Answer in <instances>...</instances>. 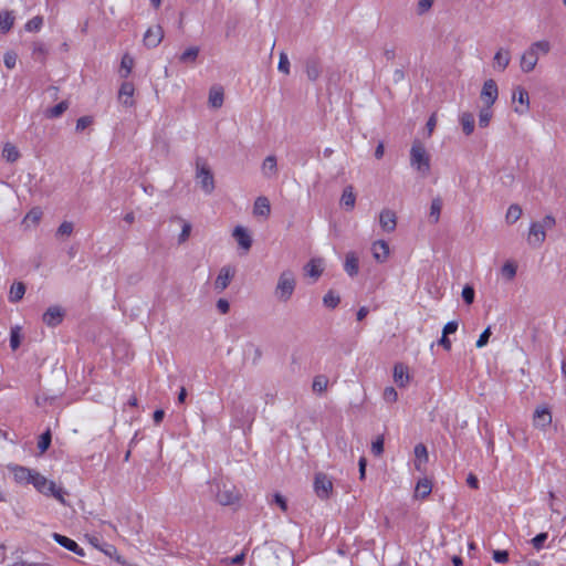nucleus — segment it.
I'll return each instance as SVG.
<instances>
[{
  "mask_svg": "<svg viewBox=\"0 0 566 566\" xmlns=\"http://www.w3.org/2000/svg\"><path fill=\"white\" fill-rule=\"evenodd\" d=\"M292 554L282 545H269L256 547L251 555L252 566H291Z\"/></svg>",
  "mask_w": 566,
  "mask_h": 566,
  "instance_id": "obj_1",
  "label": "nucleus"
},
{
  "mask_svg": "<svg viewBox=\"0 0 566 566\" xmlns=\"http://www.w3.org/2000/svg\"><path fill=\"white\" fill-rule=\"evenodd\" d=\"M552 49L549 41L538 40L530 44V46L521 54L520 69L523 73L528 74L535 70L539 56L547 55Z\"/></svg>",
  "mask_w": 566,
  "mask_h": 566,
  "instance_id": "obj_2",
  "label": "nucleus"
},
{
  "mask_svg": "<svg viewBox=\"0 0 566 566\" xmlns=\"http://www.w3.org/2000/svg\"><path fill=\"white\" fill-rule=\"evenodd\" d=\"M297 277L293 270L285 269L280 272L273 289V296L279 303H289L296 290Z\"/></svg>",
  "mask_w": 566,
  "mask_h": 566,
  "instance_id": "obj_3",
  "label": "nucleus"
},
{
  "mask_svg": "<svg viewBox=\"0 0 566 566\" xmlns=\"http://www.w3.org/2000/svg\"><path fill=\"white\" fill-rule=\"evenodd\" d=\"M410 166L422 177L428 176L430 172V155L428 154L424 145L419 139H415L412 142L410 148Z\"/></svg>",
  "mask_w": 566,
  "mask_h": 566,
  "instance_id": "obj_4",
  "label": "nucleus"
},
{
  "mask_svg": "<svg viewBox=\"0 0 566 566\" xmlns=\"http://www.w3.org/2000/svg\"><path fill=\"white\" fill-rule=\"evenodd\" d=\"M32 485L35 488L38 492L45 496H52L57 500L60 503L65 504L64 495L66 492L57 486L55 482L48 480L44 475L36 472Z\"/></svg>",
  "mask_w": 566,
  "mask_h": 566,
  "instance_id": "obj_5",
  "label": "nucleus"
},
{
  "mask_svg": "<svg viewBox=\"0 0 566 566\" xmlns=\"http://www.w3.org/2000/svg\"><path fill=\"white\" fill-rule=\"evenodd\" d=\"M196 180L205 193L210 195L214 190L213 175L202 158L196 160Z\"/></svg>",
  "mask_w": 566,
  "mask_h": 566,
  "instance_id": "obj_6",
  "label": "nucleus"
},
{
  "mask_svg": "<svg viewBox=\"0 0 566 566\" xmlns=\"http://www.w3.org/2000/svg\"><path fill=\"white\" fill-rule=\"evenodd\" d=\"M216 499L221 505H232L239 502L241 493L230 482H220L216 484Z\"/></svg>",
  "mask_w": 566,
  "mask_h": 566,
  "instance_id": "obj_7",
  "label": "nucleus"
},
{
  "mask_svg": "<svg viewBox=\"0 0 566 566\" xmlns=\"http://www.w3.org/2000/svg\"><path fill=\"white\" fill-rule=\"evenodd\" d=\"M9 471L12 473L13 479L19 484H32L36 471L22 465H8Z\"/></svg>",
  "mask_w": 566,
  "mask_h": 566,
  "instance_id": "obj_8",
  "label": "nucleus"
},
{
  "mask_svg": "<svg viewBox=\"0 0 566 566\" xmlns=\"http://www.w3.org/2000/svg\"><path fill=\"white\" fill-rule=\"evenodd\" d=\"M235 269L231 265H224L220 269L218 276L214 280V290L218 292L224 291L232 279L234 277Z\"/></svg>",
  "mask_w": 566,
  "mask_h": 566,
  "instance_id": "obj_9",
  "label": "nucleus"
},
{
  "mask_svg": "<svg viewBox=\"0 0 566 566\" xmlns=\"http://www.w3.org/2000/svg\"><path fill=\"white\" fill-rule=\"evenodd\" d=\"M499 96L497 85L494 80H486L483 84L480 97L486 106H492Z\"/></svg>",
  "mask_w": 566,
  "mask_h": 566,
  "instance_id": "obj_10",
  "label": "nucleus"
},
{
  "mask_svg": "<svg viewBox=\"0 0 566 566\" xmlns=\"http://www.w3.org/2000/svg\"><path fill=\"white\" fill-rule=\"evenodd\" d=\"M512 99H513V102H518L521 104L520 107L516 106L514 108L515 113H517L520 115H523L526 112H528V109H530V96H528L527 91L524 87L516 86L513 90Z\"/></svg>",
  "mask_w": 566,
  "mask_h": 566,
  "instance_id": "obj_11",
  "label": "nucleus"
},
{
  "mask_svg": "<svg viewBox=\"0 0 566 566\" xmlns=\"http://www.w3.org/2000/svg\"><path fill=\"white\" fill-rule=\"evenodd\" d=\"M314 489L318 497L327 499L333 490V483L324 473L315 475Z\"/></svg>",
  "mask_w": 566,
  "mask_h": 566,
  "instance_id": "obj_12",
  "label": "nucleus"
},
{
  "mask_svg": "<svg viewBox=\"0 0 566 566\" xmlns=\"http://www.w3.org/2000/svg\"><path fill=\"white\" fill-rule=\"evenodd\" d=\"M546 239V231L539 226V223L533 222L530 227L527 243L533 248H539Z\"/></svg>",
  "mask_w": 566,
  "mask_h": 566,
  "instance_id": "obj_13",
  "label": "nucleus"
},
{
  "mask_svg": "<svg viewBox=\"0 0 566 566\" xmlns=\"http://www.w3.org/2000/svg\"><path fill=\"white\" fill-rule=\"evenodd\" d=\"M370 250H371L374 260L378 263H385L390 255L389 245L385 240L374 241L371 243Z\"/></svg>",
  "mask_w": 566,
  "mask_h": 566,
  "instance_id": "obj_14",
  "label": "nucleus"
},
{
  "mask_svg": "<svg viewBox=\"0 0 566 566\" xmlns=\"http://www.w3.org/2000/svg\"><path fill=\"white\" fill-rule=\"evenodd\" d=\"M164 39V30L160 25L150 27L143 39L144 44L149 48H156L160 44Z\"/></svg>",
  "mask_w": 566,
  "mask_h": 566,
  "instance_id": "obj_15",
  "label": "nucleus"
},
{
  "mask_svg": "<svg viewBox=\"0 0 566 566\" xmlns=\"http://www.w3.org/2000/svg\"><path fill=\"white\" fill-rule=\"evenodd\" d=\"M379 226L387 233L394 232L397 227L396 212L387 208L382 209L379 213Z\"/></svg>",
  "mask_w": 566,
  "mask_h": 566,
  "instance_id": "obj_16",
  "label": "nucleus"
},
{
  "mask_svg": "<svg viewBox=\"0 0 566 566\" xmlns=\"http://www.w3.org/2000/svg\"><path fill=\"white\" fill-rule=\"evenodd\" d=\"M304 69L306 76L311 82L317 81L322 74L321 60L315 56L307 57L304 62Z\"/></svg>",
  "mask_w": 566,
  "mask_h": 566,
  "instance_id": "obj_17",
  "label": "nucleus"
},
{
  "mask_svg": "<svg viewBox=\"0 0 566 566\" xmlns=\"http://www.w3.org/2000/svg\"><path fill=\"white\" fill-rule=\"evenodd\" d=\"M552 413L546 407L536 408L533 415V424L535 428L545 430L552 423Z\"/></svg>",
  "mask_w": 566,
  "mask_h": 566,
  "instance_id": "obj_18",
  "label": "nucleus"
},
{
  "mask_svg": "<svg viewBox=\"0 0 566 566\" xmlns=\"http://www.w3.org/2000/svg\"><path fill=\"white\" fill-rule=\"evenodd\" d=\"M64 317V311L60 306L49 307L42 316V321L50 327L57 326Z\"/></svg>",
  "mask_w": 566,
  "mask_h": 566,
  "instance_id": "obj_19",
  "label": "nucleus"
},
{
  "mask_svg": "<svg viewBox=\"0 0 566 566\" xmlns=\"http://www.w3.org/2000/svg\"><path fill=\"white\" fill-rule=\"evenodd\" d=\"M304 274L317 281L324 271V260L321 258L311 259L303 268Z\"/></svg>",
  "mask_w": 566,
  "mask_h": 566,
  "instance_id": "obj_20",
  "label": "nucleus"
},
{
  "mask_svg": "<svg viewBox=\"0 0 566 566\" xmlns=\"http://www.w3.org/2000/svg\"><path fill=\"white\" fill-rule=\"evenodd\" d=\"M135 93L134 84L124 82L118 92V101L126 107H133L135 102L133 99Z\"/></svg>",
  "mask_w": 566,
  "mask_h": 566,
  "instance_id": "obj_21",
  "label": "nucleus"
},
{
  "mask_svg": "<svg viewBox=\"0 0 566 566\" xmlns=\"http://www.w3.org/2000/svg\"><path fill=\"white\" fill-rule=\"evenodd\" d=\"M511 62V52L509 49L500 48L493 57V67L503 72Z\"/></svg>",
  "mask_w": 566,
  "mask_h": 566,
  "instance_id": "obj_22",
  "label": "nucleus"
},
{
  "mask_svg": "<svg viewBox=\"0 0 566 566\" xmlns=\"http://www.w3.org/2000/svg\"><path fill=\"white\" fill-rule=\"evenodd\" d=\"M232 235L237 240L240 248H242L245 252L251 249L252 238L245 228L237 226L233 230Z\"/></svg>",
  "mask_w": 566,
  "mask_h": 566,
  "instance_id": "obj_23",
  "label": "nucleus"
},
{
  "mask_svg": "<svg viewBox=\"0 0 566 566\" xmlns=\"http://www.w3.org/2000/svg\"><path fill=\"white\" fill-rule=\"evenodd\" d=\"M52 536H53L54 541L56 543H59L61 546H63L64 548L75 553L78 556H84L83 548H81L75 541H73L64 535L57 534V533H54Z\"/></svg>",
  "mask_w": 566,
  "mask_h": 566,
  "instance_id": "obj_24",
  "label": "nucleus"
},
{
  "mask_svg": "<svg viewBox=\"0 0 566 566\" xmlns=\"http://www.w3.org/2000/svg\"><path fill=\"white\" fill-rule=\"evenodd\" d=\"M410 376L407 366L398 363L394 367V381L398 387H406L409 384Z\"/></svg>",
  "mask_w": 566,
  "mask_h": 566,
  "instance_id": "obj_25",
  "label": "nucleus"
},
{
  "mask_svg": "<svg viewBox=\"0 0 566 566\" xmlns=\"http://www.w3.org/2000/svg\"><path fill=\"white\" fill-rule=\"evenodd\" d=\"M344 270L349 276H356L359 271V259L353 251L345 255Z\"/></svg>",
  "mask_w": 566,
  "mask_h": 566,
  "instance_id": "obj_26",
  "label": "nucleus"
},
{
  "mask_svg": "<svg viewBox=\"0 0 566 566\" xmlns=\"http://www.w3.org/2000/svg\"><path fill=\"white\" fill-rule=\"evenodd\" d=\"M271 212V205L266 197H258L254 201L253 214L268 218Z\"/></svg>",
  "mask_w": 566,
  "mask_h": 566,
  "instance_id": "obj_27",
  "label": "nucleus"
},
{
  "mask_svg": "<svg viewBox=\"0 0 566 566\" xmlns=\"http://www.w3.org/2000/svg\"><path fill=\"white\" fill-rule=\"evenodd\" d=\"M224 93L221 86H212L209 91L208 103L212 108H220L223 105Z\"/></svg>",
  "mask_w": 566,
  "mask_h": 566,
  "instance_id": "obj_28",
  "label": "nucleus"
},
{
  "mask_svg": "<svg viewBox=\"0 0 566 566\" xmlns=\"http://www.w3.org/2000/svg\"><path fill=\"white\" fill-rule=\"evenodd\" d=\"M356 203V195L354 192V187L348 185L344 188L342 197H340V206L346 208V210H353Z\"/></svg>",
  "mask_w": 566,
  "mask_h": 566,
  "instance_id": "obj_29",
  "label": "nucleus"
},
{
  "mask_svg": "<svg viewBox=\"0 0 566 566\" xmlns=\"http://www.w3.org/2000/svg\"><path fill=\"white\" fill-rule=\"evenodd\" d=\"M261 169H262V174L266 178L276 176L277 175L276 157L274 155H270V156L265 157L262 163Z\"/></svg>",
  "mask_w": 566,
  "mask_h": 566,
  "instance_id": "obj_30",
  "label": "nucleus"
},
{
  "mask_svg": "<svg viewBox=\"0 0 566 566\" xmlns=\"http://www.w3.org/2000/svg\"><path fill=\"white\" fill-rule=\"evenodd\" d=\"M15 21V17L13 14V11L10 10H3L0 12V33L6 34L8 33Z\"/></svg>",
  "mask_w": 566,
  "mask_h": 566,
  "instance_id": "obj_31",
  "label": "nucleus"
},
{
  "mask_svg": "<svg viewBox=\"0 0 566 566\" xmlns=\"http://www.w3.org/2000/svg\"><path fill=\"white\" fill-rule=\"evenodd\" d=\"M49 50L46 45L41 41H34L31 44L32 57L41 63L45 62Z\"/></svg>",
  "mask_w": 566,
  "mask_h": 566,
  "instance_id": "obj_32",
  "label": "nucleus"
},
{
  "mask_svg": "<svg viewBox=\"0 0 566 566\" xmlns=\"http://www.w3.org/2000/svg\"><path fill=\"white\" fill-rule=\"evenodd\" d=\"M460 124L462 126L463 133L469 136L474 130V116L471 113L464 112L460 115Z\"/></svg>",
  "mask_w": 566,
  "mask_h": 566,
  "instance_id": "obj_33",
  "label": "nucleus"
},
{
  "mask_svg": "<svg viewBox=\"0 0 566 566\" xmlns=\"http://www.w3.org/2000/svg\"><path fill=\"white\" fill-rule=\"evenodd\" d=\"M199 52L200 50L198 46H190L179 55V61L184 64H195Z\"/></svg>",
  "mask_w": 566,
  "mask_h": 566,
  "instance_id": "obj_34",
  "label": "nucleus"
},
{
  "mask_svg": "<svg viewBox=\"0 0 566 566\" xmlns=\"http://www.w3.org/2000/svg\"><path fill=\"white\" fill-rule=\"evenodd\" d=\"M25 294V285L22 282H17L11 285L9 292V301L12 303H17L23 298Z\"/></svg>",
  "mask_w": 566,
  "mask_h": 566,
  "instance_id": "obj_35",
  "label": "nucleus"
},
{
  "mask_svg": "<svg viewBox=\"0 0 566 566\" xmlns=\"http://www.w3.org/2000/svg\"><path fill=\"white\" fill-rule=\"evenodd\" d=\"M442 209V199L440 197H436L432 199L430 205L429 220L431 223H437L440 219V213Z\"/></svg>",
  "mask_w": 566,
  "mask_h": 566,
  "instance_id": "obj_36",
  "label": "nucleus"
},
{
  "mask_svg": "<svg viewBox=\"0 0 566 566\" xmlns=\"http://www.w3.org/2000/svg\"><path fill=\"white\" fill-rule=\"evenodd\" d=\"M416 462L415 467L417 470H421V464L428 461V452L424 444L419 443L415 447Z\"/></svg>",
  "mask_w": 566,
  "mask_h": 566,
  "instance_id": "obj_37",
  "label": "nucleus"
},
{
  "mask_svg": "<svg viewBox=\"0 0 566 566\" xmlns=\"http://www.w3.org/2000/svg\"><path fill=\"white\" fill-rule=\"evenodd\" d=\"M2 156L7 161L14 163L19 159L20 153L13 144L7 143L3 146Z\"/></svg>",
  "mask_w": 566,
  "mask_h": 566,
  "instance_id": "obj_38",
  "label": "nucleus"
},
{
  "mask_svg": "<svg viewBox=\"0 0 566 566\" xmlns=\"http://www.w3.org/2000/svg\"><path fill=\"white\" fill-rule=\"evenodd\" d=\"M431 490H432V486H431V483L429 480H427V479L420 480L416 485L415 496L424 499L426 496H428L431 493Z\"/></svg>",
  "mask_w": 566,
  "mask_h": 566,
  "instance_id": "obj_39",
  "label": "nucleus"
},
{
  "mask_svg": "<svg viewBox=\"0 0 566 566\" xmlns=\"http://www.w3.org/2000/svg\"><path fill=\"white\" fill-rule=\"evenodd\" d=\"M522 208L518 205H511L506 211V222L515 223L522 217Z\"/></svg>",
  "mask_w": 566,
  "mask_h": 566,
  "instance_id": "obj_40",
  "label": "nucleus"
},
{
  "mask_svg": "<svg viewBox=\"0 0 566 566\" xmlns=\"http://www.w3.org/2000/svg\"><path fill=\"white\" fill-rule=\"evenodd\" d=\"M42 217V211L39 208L30 210L23 219V223L29 226H35L39 223Z\"/></svg>",
  "mask_w": 566,
  "mask_h": 566,
  "instance_id": "obj_41",
  "label": "nucleus"
},
{
  "mask_svg": "<svg viewBox=\"0 0 566 566\" xmlns=\"http://www.w3.org/2000/svg\"><path fill=\"white\" fill-rule=\"evenodd\" d=\"M328 387V379L324 375H318L314 378L312 389L314 392L322 394Z\"/></svg>",
  "mask_w": 566,
  "mask_h": 566,
  "instance_id": "obj_42",
  "label": "nucleus"
},
{
  "mask_svg": "<svg viewBox=\"0 0 566 566\" xmlns=\"http://www.w3.org/2000/svg\"><path fill=\"white\" fill-rule=\"evenodd\" d=\"M69 107L67 102L63 101L55 105L54 107L48 108L45 111V116L49 118L60 117Z\"/></svg>",
  "mask_w": 566,
  "mask_h": 566,
  "instance_id": "obj_43",
  "label": "nucleus"
},
{
  "mask_svg": "<svg viewBox=\"0 0 566 566\" xmlns=\"http://www.w3.org/2000/svg\"><path fill=\"white\" fill-rule=\"evenodd\" d=\"M517 266L514 262L507 261L501 269L502 275L507 280L512 281L516 275Z\"/></svg>",
  "mask_w": 566,
  "mask_h": 566,
  "instance_id": "obj_44",
  "label": "nucleus"
},
{
  "mask_svg": "<svg viewBox=\"0 0 566 566\" xmlns=\"http://www.w3.org/2000/svg\"><path fill=\"white\" fill-rule=\"evenodd\" d=\"M20 344H21V327L14 326L11 328V332H10V347L12 348V350H15L19 348Z\"/></svg>",
  "mask_w": 566,
  "mask_h": 566,
  "instance_id": "obj_45",
  "label": "nucleus"
},
{
  "mask_svg": "<svg viewBox=\"0 0 566 566\" xmlns=\"http://www.w3.org/2000/svg\"><path fill=\"white\" fill-rule=\"evenodd\" d=\"M492 116H493V113H492L491 106H486L485 105L480 111V114H479V125L481 127H486L490 124Z\"/></svg>",
  "mask_w": 566,
  "mask_h": 566,
  "instance_id": "obj_46",
  "label": "nucleus"
},
{
  "mask_svg": "<svg viewBox=\"0 0 566 566\" xmlns=\"http://www.w3.org/2000/svg\"><path fill=\"white\" fill-rule=\"evenodd\" d=\"M42 25H43V18L40 15H36V17L32 18L31 20H29L24 24V29L28 32H38L41 30Z\"/></svg>",
  "mask_w": 566,
  "mask_h": 566,
  "instance_id": "obj_47",
  "label": "nucleus"
},
{
  "mask_svg": "<svg viewBox=\"0 0 566 566\" xmlns=\"http://www.w3.org/2000/svg\"><path fill=\"white\" fill-rule=\"evenodd\" d=\"M339 302V296L336 295L333 291L327 292L323 297V304L328 308H335Z\"/></svg>",
  "mask_w": 566,
  "mask_h": 566,
  "instance_id": "obj_48",
  "label": "nucleus"
},
{
  "mask_svg": "<svg viewBox=\"0 0 566 566\" xmlns=\"http://www.w3.org/2000/svg\"><path fill=\"white\" fill-rule=\"evenodd\" d=\"M133 66H134V59L130 55L125 54L122 57V62H120V69L125 71V73L122 74V76L127 77L130 74Z\"/></svg>",
  "mask_w": 566,
  "mask_h": 566,
  "instance_id": "obj_49",
  "label": "nucleus"
},
{
  "mask_svg": "<svg viewBox=\"0 0 566 566\" xmlns=\"http://www.w3.org/2000/svg\"><path fill=\"white\" fill-rule=\"evenodd\" d=\"M245 560V553L242 552L241 554L234 556V557H226V558H222L220 560V564L223 565V566H229V565H242Z\"/></svg>",
  "mask_w": 566,
  "mask_h": 566,
  "instance_id": "obj_50",
  "label": "nucleus"
},
{
  "mask_svg": "<svg viewBox=\"0 0 566 566\" xmlns=\"http://www.w3.org/2000/svg\"><path fill=\"white\" fill-rule=\"evenodd\" d=\"M74 226L70 221H64L60 224L56 230V235L59 237H70L73 233Z\"/></svg>",
  "mask_w": 566,
  "mask_h": 566,
  "instance_id": "obj_51",
  "label": "nucleus"
},
{
  "mask_svg": "<svg viewBox=\"0 0 566 566\" xmlns=\"http://www.w3.org/2000/svg\"><path fill=\"white\" fill-rule=\"evenodd\" d=\"M17 61H18V55L14 51H7L4 53V56H3V62H4V65L9 69V70H12L17 65Z\"/></svg>",
  "mask_w": 566,
  "mask_h": 566,
  "instance_id": "obj_52",
  "label": "nucleus"
},
{
  "mask_svg": "<svg viewBox=\"0 0 566 566\" xmlns=\"http://www.w3.org/2000/svg\"><path fill=\"white\" fill-rule=\"evenodd\" d=\"M277 69L280 72L284 73V74H290V60H289V56L285 52H281L280 53V60H279V65H277Z\"/></svg>",
  "mask_w": 566,
  "mask_h": 566,
  "instance_id": "obj_53",
  "label": "nucleus"
},
{
  "mask_svg": "<svg viewBox=\"0 0 566 566\" xmlns=\"http://www.w3.org/2000/svg\"><path fill=\"white\" fill-rule=\"evenodd\" d=\"M434 0H418L417 2V14L422 15L430 11L433 6Z\"/></svg>",
  "mask_w": 566,
  "mask_h": 566,
  "instance_id": "obj_54",
  "label": "nucleus"
},
{
  "mask_svg": "<svg viewBox=\"0 0 566 566\" xmlns=\"http://www.w3.org/2000/svg\"><path fill=\"white\" fill-rule=\"evenodd\" d=\"M190 232H191V224L190 222L188 221H182V229H181V232L178 237V242L181 244V243H185L189 237H190Z\"/></svg>",
  "mask_w": 566,
  "mask_h": 566,
  "instance_id": "obj_55",
  "label": "nucleus"
},
{
  "mask_svg": "<svg viewBox=\"0 0 566 566\" xmlns=\"http://www.w3.org/2000/svg\"><path fill=\"white\" fill-rule=\"evenodd\" d=\"M51 443V433L48 430L46 432L42 433L38 443V448L41 452H44L48 450Z\"/></svg>",
  "mask_w": 566,
  "mask_h": 566,
  "instance_id": "obj_56",
  "label": "nucleus"
},
{
  "mask_svg": "<svg viewBox=\"0 0 566 566\" xmlns=\"http://www.w3.org/2000/svg\"><path fill=\"white\" fill-rule=\"evenodd\" d=\"M382 397L385 401L392 403L397 401L398 394L394 387H387L384 390Z\"/></svg>",
  "mask_w": 566,
  "mask_h": 566,
  "instance_id": "obj_57",
  "label": "nucleus"
},
{
  "mask_svg": "<svg viewBox=\"0 0 566 566\" xmlns=\"http://www.w3.org/2000/svg\"><path fill=\"white\" fill-rule=\"evenodd\" d=\"M462 298L467 304H472L474 301V289L471 285H465L462 290Z\"/></svg>",
  "mask_w": 566,
  "mask_h": 566,
  "instance_id": "obj_58",
  "label": "nucleus"
},
{
  "mask_svg": "<svg viewBox=\"0 0 566 566\" xmlns=\"http://www.w3.org/2000/svg\"><path fill=\"white\" fill-rule=\"evenodd\" d=\"M371 451L375 455L379 457L384 452V438L380 436L371 443Z\"/></svg>",
  "mask_w": 566,
  "mask_h": 566,
  "instance_id": "obj_59",
  "label": "nucleus"
},
{
  "mask_svg": "<svg viewBox=\"0 0 566 566\" xmlns=\"http://www.w3.org/2000/svg\"><path fill=\"white\" fill-rule=\"evenodd\" d=\"M539 226L546 231L555 227V218L551 214L545 216L541 221H537Z\"/></svg>",
  "mask_w": 566,
  "mask_h": 566,
  "instance_id": "obj_60",
  "label": "nucleus"
},
{
  "mask_svg": "<svg viewBox=\"0 0 566 566\" xmlns=\"http://www.w3.org/2000/svg\"><path fill=\"white\" fill-rule=\"evenodd\" d=\"M491 334H492L491 327H486L483 331V333L480 335L479 339L476 340V347L478 348L484 347L488 344Z\"/></svg>",
  "mask_w": 566,
  "mask_h": 566,
  "instance_id": "obj_61",
  "label": "nucleus"
},
{
  "mask_svg": "<svg viewBox=\"0 0 566 566\" xmlns=\"http://www.w3.org/2000/svg\"><path fill=\"white\" fill-rule=\"evenodd\" d=\"M547 539V533H539L532 539L534 548L539 551L543 547L544 542Z\"/></svg>",
  "mask_w": 566,
  "mask_h": 566,
  "instance_id": "obj_62",
  "label": "nucleus"
},
{
  "mask_svg": "<svg viewBox=\"0 0 566 566\" xmlns=\"http://www.w3.org/2000/svg\"><path fill=\"white\" fill-rule=\"evenodd\" d=\"M493 559L496 563L504 564L509 560V553L506 551H494L493 552Z\"/></svg>",
  "mask_w": 566,
  "mask_h": 566,
  "instance_id": "obj_63",
  "label": "nucleus"
},
{
  "mask_svg": "<svg viewBox=\"0 0 566 566\" xmlns=\"http://www.w3.org/2000/svg\"><path fill=\"white\" fill-rule=\"evenodd\" d=\"M92 124L91 117L83 116L76 122V130L82 132Z\"/></svg>",
  "mask_w": 566,
  "mask_h": 566,
  "instance_id": "obj_64",
  "label": "nucleus"
}]
</instances>
